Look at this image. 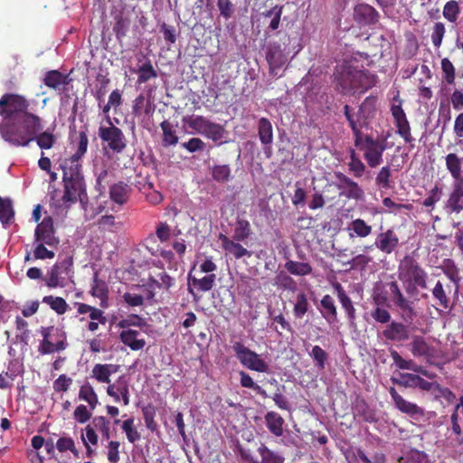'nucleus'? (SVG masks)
I'll return each mask as SVG.
<instances>
[{
	"instance_id": "47",
	"label": "nucleus",
	"mask_w": 463,
	"mask_h": 463,
	"mask_svg": "<svg viewBox=\"0 0 463 463\" xmlns=\"http://www.w3.org/2000/svg\"><path fill=\"white\" fill-rule=\"evenodd\" d=\"M121 428L127 435V439L130 443L139 440L141 436L134 426V418H129L122 422Z\"/></svg>"
},
{
	"instance_id": "6",
	"label": "nucleus",
	"mask_w": 463,
	"mask_h": 463,
	"mask_svg": "<svg viewBox=\"0 0 463 463\" xmlns=\"http://www.w3.org/2000/svg\"><path fill=\"white\" fill-rule=\"evenodd\" d=\"M277 35H279V41H269L265 45V58L269 66V73L273 76H280L279 72L287 64L289 54L287 52L289 36L280 32Z\"/></svg>"
},
{
	"instance_id": "36",
	"label": "nucleus",
	"mask_w": 463,
	"mask_h": 463,
	"mask_svg": "<svg viewBox=\"0 0 463 463\" xmlns=\"http://www.w3.org/2000/svg\"><path fill=\"white\" fill-rule=\"evenodd\" d=\"M444 274L455 284H458L460 280L459 269L452 259H445L439 267Z\"/></svg>"
},
{
	"instance_id": "28",
	"label": "nucleus",
	"mask_w": 463,
	"mask_h": 463,
	"mask_svg": "<svg viewBox=\"0 0 463 463\" xmlns=\"http://www.w3.org/2000/svg\"><path fill=\"white\" fill-rule=\"evenodd\" d=\"M114 19L115 24L113 26V32L115 33L117 40L121 42L128 32L130 26V19L121 13L117 14Z\"/></svg>"
},
{
	"instance_id": "35",
	"label": "nucleus",
	"mask_w": 463,
	"mask_h": 463,
	"mask_svg": "<svg viewBox=\"0 0 463 463\" xmlns=\"http://www.w3.org/2000/svg\"><path fill=\"white\" fill-rule=\"evenodd\" d=\"M212 177L217 183H227L232 179V170L229 165H215L211 170Z\"/></svg>"
},
{
	"instance_id": "41",
	"label": "nucleus",
	"mask_w": 463,
	"mask_h": 463,
	"mask_svg": "<svg viewBox=\"0 0 463 463\" xmlns=\"http://www.w3.org/2000/svg\"><path fill=\"white\" fill-rule=\"evenodd\" d=\"M137 73L138 75L137 77V82L139 84L145 83L151 79H155L157 77V72L154 69L152 63L150 61H146L142 66L138 68L137 71Z\"/></svg>"
},
{
	"instance_id": "12",
	"label": "nucleus",
	"mask_w": 463,
	"mask_h": 463,
	"mask_svg": "<svg viewBox=\"0 0 463 463\" xmlns=\"http://www.w3.org/2000/svg\"><path fill=\"white\" fill-rule=\"evenodd\" d=\"M34 237L36 242L45 243L50 247H57L59 245L60 240L54 234L53 221L51 216L44 217L37 225Z\"/></svg>"
},
{
	"instance_id": "8",
	"label": "nucleus",
	"mask_w": 463,
	"mask_h": 463,
	"mask_svg": "<svg viewBox=\"0 0 463 463\" xmlns=\"http://www.w3.org/2000/svg\"><path fill=\"white\" fill-rule=\"evenodd\" d=\"M188 127L196 133L212 139L213 142L222 144V140L226 137L227 131L224 127L212 122L203 116H193L186 120Z\"/></svg>"
},
{
	"instance_id": "18",
	"label": "nucleus",
	"mask_w": 463,
	"mask_h": 463,
	"mask_svg": "<svg viewBox=\"0 0 463 463\" xmlns=\"http://www.w3.org/2000/svg\"><path fill=\"white\" fill-rule=\"evenodd\" d=\"M383 335L393 342H404L410 339V329L402 323L392 322L383 331Z\"/></svg>"
},
{
	"instance_id": "5",
	"label": "nucleus",
	"mask_w": 463,
	"mask_h": 463,
	"mask_svg": "<svg viewBox=\"0 0 463 463\" xmlns=\"http://www.w3.org/2000/svg\"><path fill=\"white\" fill-rule=\"evenodd\" d=\"M28 107L29 102L23 96L13 93L5 94L0 99V115L3 117L0 131L29 113Z\"/></svg>"
},
{
	"instance_id": "14",
	"label": "nucleus",
	"mask_w": 463,
	"mask_h": 463,
	"mask_svg": "<svg viewBox=\"0 0 463 463\" xmlns=\"http://www.w3.org/2000/svg\"><path fill=\"white\" fill-rule=\"evenodd\" d=\"M389 288L392 296L393 303L402 311L403 319L406 321H411L415 316L411 302L403 296L396 281H392L389 284Z\"/></svg>"
},
{
	"instance_id": "46",
	"label": "nucleus",
	"mask_w": 463,
	"mask_h": 463,
	"mask_svg": "<svg viewBox=\"0 0 463 463\" xmlns=\"http://www.w3.org/2000/svg\"><path fill=\"white\" fill-rule=\"evenodd\" d=\"M43 302L49 305L59 315L64 314L68 309V304L60 297L45 296Z\"/></svg>"
},
{
	"instance_id": "51",
	"label": "nucleus",
	"mask_w": 463,
	"mask_h": 463,
	"mask_svg": "<svg viewBox=\"0 0 463 463\" xmlns=\"http://www.w3.org/2000/svg\"><path fill=\"white\" fill-rule=\"evenodd\" d=\"M308 302L305 293H299L297 296L294 305V315L297 318H301L308 310Z\"/></svg>"
},
{
	"instance_id": "63",
	"label": "nucleus",
	"mask_w": 463,
	"mask_h": 463,
	"mask_svg": "<svg viewBox=\"0 0 463 463\" xmlns=\"http://www.w3.org/2000/svg\"><path fill=\"white\" fill-rule=\"evenodd\" d=\"M445 34V26L442 23H435L433 31L431 33V41L436 48H439L442 43L443 36Z\"/></svg>"
},
{
	"instance_id": "22",
	"label": "nucleus",
	"mask_w": 463,
	"mask_h": 463,
	"mask_svg": "<svg viewBox=\"0 0 463 463\" xmlns=\"http://www.w3.org/2000/svg\"><path fill=\"white\" fill-rule=\"evenodd\" d=\"M90 293L93 297L100 299V307L106 308L109 307V289L106 283L98 278V274L95 273L93 278V284L91 286Z\"/></svg>"
},
{
	"instance_id": "10",
	"label": "nucleus",
	"mask_w": 463,
	"mask_h": 463,
	"mask_svg": "<svg viewBox=\"0 0 463 463\" xmlns=\"http://www.w3.org/2000/svg\"><path fill=\"white\" fill-rule=\"evenodd\" d=\"M237 359L246 368L259 373H267L269 364L260 358V354L251 351L241 342H235L232 345Z\"/></svg>"
},
{
	"instance_id": "1",
	"label": "nucleus",
	"mask_w": 463,
	"mask_h": 463,
	"mask_svg": "<svg viewBox=\"0 0 463 463\" xmlns=\"http://www.w3.org/2000/svg\"><path fill=\"white\" fill-rule=\"evenodd\" d=\"M43 127L40 117L27 113L16 119L14 123L0 131L1 137L8 143L16 146H26L33 137L43 130Z\"/></svg>"
},
{
	"instance_id": "34",
	"label": "nucleus",
	"mask_w": 463,
	"mask_h": 463,
	"mask_svg": "<svg viewBox=\"0 0 463 463\" xmlns=\"http://www.w3.org/2000/svg\"><path fill=\"white\" fill-rule=\"evenodd\" d=\"M216 275L209 274L204 276L202 279L192 278L189 275L188 280L189 285L192 284L194 287L197 288L200 291H209L211 290L215 284Z\"/></svg>"
},
{
	"instance_id": "39",
	"label": "nucleus",
	"mask_w": 463,
	"mask_h": 463,
	"mask_svg": "<svg viewBox=\"0 0 463 463\" xmlns=\"http://www.w3.org/2000/svg\"><path fill=\"white\" fill-rule=\"evenodd\" d=\"M431 385L428 392H430L436 399H444L448 403L454 402L456 396L449 389L441 387L436 382H431Z\"/></svg>"
},
{
	"instance_id": "53",
	"label": "nucleus",
	"mask_w": 463,
	"mask_h": 463,
	"mask_svg": "<svg viewBox=\"0 0 463 463\" xmlns=\"http://www.w3.org/2000/svg\"><path fill=\"white\" fill-rule=\"evenodd\" d=\"M351 229L354 232L362 238L367 237L372 232V226L365 223L363 219H355L351 222Z\"/></svg>"
},
{
	"instance_id": "13",
	"label": "nucleus",
	"mask_w": 463,
	"mask_h": 463,
	"mask_svg": "<svg viewBox=\"0 0 463 463\" xmlns=\"http://www.w3.org/2000/svg\"><path fill=\"white\" fill-rule=\"evenodd\" d=\"M335 175L339 181L335 185L341 190L340 196L354 200H362L364 198V193L356 182L340 172L335 173Z\"/></svg>"
},
{
	"instance_id": "15",
	"label": "nucleus",
	"mask_w": 463,
	"mask_h": 463,
	"mask_svg": "<svg viewBox=\"0 0 463 463\" xmlns=\"http://www.w3.org/2000/svg\"><path fill=\"white\" fill-rule=\"evenodd\" d=\"M379 14L367 4H359L354 9V19L360 25H371L378 22Z\"/></svg>"
},
{
	"instance_id": "32",
	"label": "nucleus",
	"mask_w": 463,
	"mask_h": 463,
	"mask_svg": "<svg viewBox=\"0 0 463 463\" xmlns=\"http://www.w3.org/2000/svg\"><path fill=\"white\" fill-rule=\"evenodd\" d=\"M160 127L163 131V146H168L176 145L179 138L175 133V130L174 129L173 125L169 121L164 120L160 124Z\"/></svg>"
},
{
	"instance_id": "30",
	"label": "nucleus",
	"mask_w": 463,
	"mask_h": 463,
	"mask_svg": "<svg viewBox=\"0 0 463 463\" xmlns=\"http://www.w3.org/2000/svg\"><path fill=\"white\" fill-rule=\"evenodd\" d=\"M410 350L413 356H427L430 353V345L420 335H413L410 343Z\"/></svg>"
},
{
	"instance_id": "25",
	"label": "nucleus",
	"mask_w": 463,
	"mask_h": 463,
	"mask_svg": "<svg viewBox=\"0 0 463 463\" xmlns=\"http://www.w3.org/2000/svg\"><path fill=\"white\" fill-rule=\"evenodd\" d=\"M321 306L323 307L322 316L329 323L333 324L337 320V312L335 306L334 299L331 296L326 295L321 300Z\"/></svg>"
},
{
	"instance_id": "37",
	"label": "nucleus",
	"mask_w": 463,
	"mask_h": 463,
	"mask_svg": "<svg viewBox=\"0 0 463 463\" xmlns=\"http://www.w3.org/2000/svg\"><path fill=\"white\" fill-rule=\"evenodd\" d=\"M79 398L87 402L91 410H94L99 402L98 396L93 387L89 383H84L80 387L79 392Z\"/></svg>"
},
{
	"instance_id": "50",
	"label": "nucleus",
	"mask_w": 463,
	"mask_h": 463,
	"mask_svg": "<svg viewBox=\"0 0 463 463\" xmlns=\"http://www.w3.org/2000/svg\"><path fill=\"white\" fill-rule=\"evenodd\" d=\"M95 430H98L101 432L103 439H109L110 438V429H109V421L104 416H96L93 418L91 421Z\"/></svg>"
},
{
	"instance_id": "45",
	"label": "nucleus",
	"mask_w": 463,
	"mask_h": 463,
	"mask_svg": "<svg viewBox=\"0 0 463 463\" xmlns=\"http://www.w3.org/2000/svg\"><path fill=\"white\" fill-rule=\"evenodd\" d=\"M258 452L261 457V463H284V458L281 455L269 449L265 445L259 447Z\"/></svg>"
},
{
	"instance_id": "23",
	"label": "nucleus",
	"mask_w": 463,
	"mask_h": 463,
	"mask_svg": "<svg viewBox=\"0 0 463 463\" xmlns=\"http://www.w3.org/2000/svg\"><path fill=\"white\" fill-rule=\"evenodd\" d=\"M265 422L268 430L276 437L283 435L284 419L275 411H269L265 415Z\"/></svg>"
},
{
	"instance_id": "54",
	"label": "nucleus",
	"mask_w": 463,
	"mask_h": 463,
	"mask_svg": "<svg viewBox=\"0 0 463 463\" xmlns=\"http://www.w3.org/2000/svg\"><path fill=\"white\" fill-rule=\"evenodd\" d=\"M432 295L434 298H436L439 301V304L443 308H449V298L446 295V292L444 290L443 284L439 280L435 284L433 289H432Z\"/></svg>"
},
{
	"instance_id": "49",
	"label": "nucleus",
	"mask_w": 463,
	"mask_h": 463,
	"mask_svg": "<svg viewBox=\"0 0 463 463\" xmlns=\"http://www.w3.org/2000/svg\"><path fill=\"white\" fill-rule=\"evenodd\" d=\"M241 384L242 387L250 388L254 390L257 393L261 395L263 398H268V394L264 389L254 383L253 379L245 372H240Z\"/></svg>"
},
{
	"instance_id": "38",
	"label": "nucleus",
	"mask_w": 463,
	"mask_h": 463,
	"mask_svg": "<svg viewBox=\"0 0 463 463\" xmlns=\"http://www.w3.org/2000/svg\"><path fill=\"white\" fill-rule=\"evenodd\" d=\"M285 268L289 273L297 276L308 275L312 271V268L307 262L288 260L286 262Z\"/></svg>"
},
{
	"instance_id": "58",
	"label": "nucleus",
	"mask_w": 463,
	"mask_h": 463,
	"mask_svg": "<svg viewBox=\"0 0 463 463\" xmlns=\"http://www.w3.org/2000/svg\"><path fill=\"white\" fill-rule=\"evenodd\" d=\"M441 70L445 81L448 84H453L455 81V67L448 58L441 60Z\"/></svg>"
},
{
	"instance_id": "26",
	"label": "nucleus",
	"mask_w": 463,
	"mask_h": 463,
	"mask_svg": "<svg viewBox=\"0 0 463 463\" xmlns=\"http://www.w3.org/2000/svg\"><path fill=\"white\" fill-rule=\"evenodd\" d=\"M375 99L373 98H367L359 107L357 112V121L360 127L367 125V119L373 116L374 111Z\"/></svg>"
},
{
	"instance_id": "16",
	"label": "nucleus",
	"mask_w": 463,
	"mask_h": 463,
	"mask_svg": "<svg viewBox=\"0 0 463 463\" xmlns=\"http://www.w3.org/2000/svg\"><path fill=\"white\" fill-rule=\"evenodd\" d=\"M391 381L393 384L409 388H419L422 391H428L432 386L431 382H428L417 374L409 373H401L400 379L392 377Z\"/></svg>"
},
{
	"instance_id": "17",
	"label": "nucleus",
	"mask_w": 463,
	"mask_h": 463,
	"mask_svg": "<svg viewBox=\"0 0 463 463\" xmlns=\"http://www.w3.org/2000/svg\"><path fill=\"white\" fill-rule=\"evenodd\" d=\"M258 136L265 153L270 151L273 144V127L267 118H260L257 122Z\"/></svg>"
},
{
	"instance_id": "59",
	"label": "nucleus",
	"mask_w": 463,
	"mask_h": 463,
	"mask_svg": "<svg viewBox=\"0 0 463 463\" xmlns=\"http://www.w3.org/2000/svg\"><path fill=\"white\" fill-rule=\"evenodd\" d=\"M91 373L92 377H94L98 382L105 383H110L109 371H108L103 364H95Z\"/></svg>"
},
{
	"instance_id": "11",
	"label": "nucleus",
	"mask_w": 463,
	"mask_h": 463,
	"mask_svg": "<svg viewBox=\"0 0 463 463\" xmlns=\"http://www.w3.org/2000/svg\"><path fill=\"white\" fill-rule=\"evenodd\" d=\"M109 127H99V136L102 141L108 144V147L116 153H121L127 146V141L122 130L115 127L107 116Z\"/></svg>"
},
{
	"instance_id": "20",
	"label": "nucleus",
	"mask_w": 463,
	"mask_h": 463,
	"mask_svg": "<svg viewBox=\"0 0 463 463\" xmlns=\"http://www.w3.org/2000/svg\"><path fill=\"white\" fill-rule=\"evenodd\" d=\"M131 187L120 181L114 184L109 188V198L116 203L122 205L128 200L129 194H131Z\"/></svg>"
},
{
	"instance_id": "4",
	"label": "nucleus",
	"mask_w": 463,
	"mask_h": 463,
	"mask_svg": "<svg viewBox=\"0 0 463 463\" xmlns=\"http://www.w3.org/2000/svg\"><path fill=\"white\" fill-rule=\"evenodd\" d=\"M398 279L403 283L408 295L416 296L419 293V288H427L428 273L411 255H406L401 260L398 266Z\"/></svg>"
},
{
	"instance_id": "48",
	"label": "nucleus",
	"mask_w": 463,
	"mask_h": 463,
	"mask_svg": "<svg viewBox=\"0 0 463 463\" xmlns=\"http://www.w3.org/2000/svg\"><path fill=\"white\" fill-rule=\"evenodd\" d=\"M250 233V222L246 220H239L234 229L233 240L237 241H244Z\"/></svg>"
},
{
	"instance_id": "29",
	"label": "nucleus",
	"mask_w": 463,
	"mask_h": 463,
	"mask_svg": "<svg viewBox=\"0 0 463 463\" xmlns=\"http://www.w3.org/2000/svg\"><path fill=\"white\" fill-rule=\"evenodd\" d=\"M88 137L85 131H80L79 133V142L77 146V151L71 156L70 159L66 160L64 163H68V165H80V159L86 153L88 148Z\"/></svg>"
},
{
	"instance_id": "55",
	"label": "nucleus",
	"mask_w": 463,
	"mask_h": 463,
	"mask_svg": "<svg viewBox=\"0 0 463 463\" xmlns=\"http://www.w3.org/2000/svg\"><path fill=\"white\" fill-rule=\"evenodd\" d=\"M459 14V7L457 1H449L443 8L444 17L451 23L457 21Z\"/></svg>"
},
{
	"instance_id": "3",
	"label": "nucleus",
	"mask_w": 463,
	"mask_h": 463,
	"mask_svg": "<svg viewBox=\"0 0 463 463\" xmlns=\"http://www.w3.org/2000/svg\"><path fill=\"white\" fill-rule=\"evenodd\" d=\"M63 171V195L61 202L69 207L78 201L83 202L87 199L86 184L81 172V165H68L63 163L61 165Z\"/></svg>"
},
{
	"instance_id": "52",
	"label": "nucleus",
	"mask_w": 463,
	"mask_h": 463,
	"mask_svg": "<svg viewBox=\"0 0 463 463\" xmlns=\"http://www.w3.org/2000/svg\"><path fill=\"white\" fill-rule=\"evenodd\" d=\"M339 302L342 305V307L345 310L348 316L349 324L350 326H355L354 320H355V308L353 306V302L350 299V298L347 296V294H343L341 298H338Z\"/></svg>"
},
{
	"instance_id": "27",
	"label": "nucleus",
	"mask_w": 463,
	"mask_h": 463,
	"mask_svg": "<svg viewBox=\"0 0 463 463\" xmlns=\"http://www.w3.org/2000/svg\"><path fill=\"white\" fill-rule=\"evenodd\" d=\"M14 218V211L12 200L0 197V222L4 226H7L13 222Z\"/></svg>"
},
{
	"instance_id": "33",
	"label": "nucleus",
	"mask_w": 463,
	"mask_h": 463,
	"mask_svg": "<svg viewBox=\"0 0 463 463\" xmlns=\"http://www.w3.org/2000/svg\"><path fill=\"white\" fill-rule=\"evenodd\" d=\"M446 167L450 173L453 179H458V177L461 175V168L463 161L461 158L458 156V155L454 153L448 154L445 157Z\"/></svg>"
},
{
	"instance_id": "56",
	"label": "nucleus",
	"mask_w": 463,
	"mask_h": 463,
	"mask_svg": "<svg viewBox=\"0 0 463 463\" xmlns=\"http://www.w3.org/2000/svg\"><path fill=\"white\" fill-rule=\"evenodd\" d=\"M310 356L315 361L316 366L319 369H324L326 361L328 358V355L325 350H323L320 346L315 345L310 352Z\"/></svg>"
},
{
	"instance_id": "19",
	"label": "nucleus",
	"mask_w": 463,
	"mask_h": 463,
	"mask_svg": "<svg viewBox=\"0 0 463 463\" xmlns=\"http://www.w3.org/2000/svg\"><path fill=\"white\" fill-rule=\"evenodd\" d=\"M398 245L399 238L392 229L381 232L374 242V246L385 254H391Z\"/></svg>"
},
{
	"instance_id": "62",
	"label": "nucleus",
	"mask_w": 463,
	"mask_h": 463,
	"mask_svg": "<svg viewBox=\"0 0 463 463\" xmlns=\"http://www.w3.org/2000/svg\"><path fill=\"white\" fill-rule=\"evenodd\" d=\"M117 391L121 395L122 401L125 405L129 404V388L128 381L125 376H120L117 381Z\"/></svg>"
},
{
	"instance_id": "40",
	"label": "nucleus",
	"mask_w": 463,
	"mask_h": 463,
	"mask_svg": "<svg viewBox=\"0 0 463 463\" xmlns=\"http://www.w3.org/2000/svg\"><path fill=\"white\" fill-rule=\"evenodd\" d=\"M66 346L65 336L57 341L56 344L52 343L50 339H43L39 346V352L43 354H52L53 352L62 351Z\"/></svg>"
},
{
	"instance_id": "24",
	"label": "nucleus",
	"mask_w": 463,
	"mask_h": 463,
	"mask_svg": "<svg viewBox=\"0 0 463 463\" xmlns=\"http://www.w3.org/2000/svg\"><path fill=\"white\" fill-rule=\"evenodd\" d=\"M137 335V331L128 329L122 331L119 337L124 345L129 346L134 351H137L141 350L146 345V341L144 339H138Z\"/></svg>"
},
{
	"instance_id": "2",
	"label": "nucleus",
	"mask_w": 463,
	"mask_h": 463,
	"mask_svg": "<svg viewBox=\"0 0 463 463\" xmlns=\"http://www.w3.org/2000/svg\"><path fill=\"white\" fill-rule=\"evenodd\" d=\"M335 80L339 91L343 94L354 93L357 90L364 92L372 88L376 77L368 71L358 70L349 63L337 67Z\"/></svg>"
},
{
	"instance_id": "21",
	"label": "nucleus",
	"mask_w": 463,
	"mask_h": 463,
	"mask_svg": "<svg viewBox=\"0 0 463 463\" xmlns=\"http://www.w3.org/2000/svg\"><path fill=\"white\" fill-rule=\"evenodd\" d=\"M219 239L222 241V248L235 259H241L244 256L250 257L251 252L245 249L234 240L229 239L224 234H220Z\"/></svg>"
},
{
	"instance_id": "9",
	"label": "nucleus",
	"mask_w": 463,
	"mask_h": 463,
	"mask_svg": "<svg viewBox=\"0 0 463 463\" xmlns=\"http://www.w3.org/2000/svg\"><path fill=\"white\" fill-rule=\"evenodd\" d=\"M72 257L56 262L48 272L46 285L50 288H65L73 283Z\"/></svg>"
},
{
	"instance_id": "31",
	"label": "nucleus",
	"mask_w": 463,
	"mask_h": 463,
	"mask_svg": "<svg viewBox=\"0 0 463 463\" xmlns=\"http://www.w3.org/2000/svg\"><path fill=\"white\" fill-rule=\"evenodd\" d=\"M396 408L402 412L410 415L415 419L422 417L424 415V410L419 407L417 404L410 402L405 399L402 398L398 400L395 404Z\"/></svg>"
},
{
	"instance_id": "57",
	"label": "nucleus",
	"mask_w": 463,
	"mask_h": 463,
	"mask_svg": "<svg viewBox=\"0 0 463 463\" xmlns=\"http://www.w3.org/2000/svg\"><path fill=\"white\" fill-rule=\"evenodd\" d=\"M56 448L60 452L70 450L75 457L79 456V451L75 448L74 440L70 437L60 438L56 442Z\"/></svg>"
},
{
	"instance_id": "7",
	"label": "nucleus",
	"mask_w": 463,
	"mask_h": 463,
	"mask_svg": "<svg viewBox=\"0 0 463 463\" xmlns=\"http://www.w3.org/2000/svg\"><path fill=\"white\" fill-rule=\"evenodd\" d=\"M354 146L364 151V157L367 165L374 168L383 162V154L386 149L384 141L375 140L371 136L360 132V137H354Z\"/></svg>"
},
{
	"instance_id": "42",
	"label": "nucleus",
	"mask_w": 463,
	"mask_h": 463,
	"mask_svg": "<svg viewBox=\"0 0 463 463\" xmlns=\"http://www.w3.org/2000/svg\"><path fill=\"white\" fill-rule=\"evenodd\" d=\"M392 169L389 165L383 166L375 177V184L381 189H390L392 187L391 181Z\"/></svg>"
},
{
	"instance_id": "64",
	"label": "nucleus",
	"mask_w": 463,
	"mask_h": 463,
	"mask_svg": "<svg viewBox=\"0 0 463 463\" xmlns=\"http://www.w3.org/2000/svg\"><path fill=\"white\" fill-rule=\"evenodd\" d=\"M276 284L285 289L295 290L297 288L296 282L291 277L285 272H280L276 277Z\"/></svg>"
},
{
	"instance_id": "60",
	"label": "nucleus",
	"mask_w": 463,
	"mask_h": 463,
	"mask_svg": "<svg viewBox=\"0 0 463 463\" xmlns=\"http://www.w3.org/2000/svg\"><path fill=\"white\" fill-rule=\"evenodd\" d=\"M142 412H143V417H144V420L146 423V427L152 431L156 430L157 428V424L155 421V415H156L155 408L153 406L144 407L142 410Z\"/></svg>"
},
{
	"instance_id": "44",
	"label": "nucleus",
	"mask_w": 463,
	"mask_h": 463,
	"mask_svg": "<svg viewBox=\"0 0 463 463\" xmlns=\"http://www.w3.org/2000/svg\"><path fill=\"white\" fill-rule=\"evenodd\" d=\"M33 141H36L38 146L41 149H50L53 146L56 142L55 136L49 130L39 132L33 137Z\"/></svg>"
},
{
	"instance_id": "43",
	"label": "nucleus",
	"mask_w": 463,
	"mask_h": 463,
	"mask_svg": "<svg viewBox=\"0 0 463 463\" xmlns=\"http://www.w3.org/2000/svg\"><path fill=\"white\" fill-rule=\"evenodd\" d=\"M44 83L52 89L59 90L66 84L65 76L58 71H51L46 73Z\"/></svg>"
},
{
	"instance_id": "61",
	"label": "nucleus",
	"mask_w": 463,
	"mask_h": 463,
	"mask_svg": "<svg viewBox=\"0 0 463 463\" xmlns=\"http://www.w3.org/2000/svg\"><path fill=\"white\" fill-rule=\"evenodd\" d=\"M391 356L394 362V364L402 370H415L416 364L412 360H405L403 359L397 351L392 350L391 352Z\"/></svg>"
}]
</instances>
